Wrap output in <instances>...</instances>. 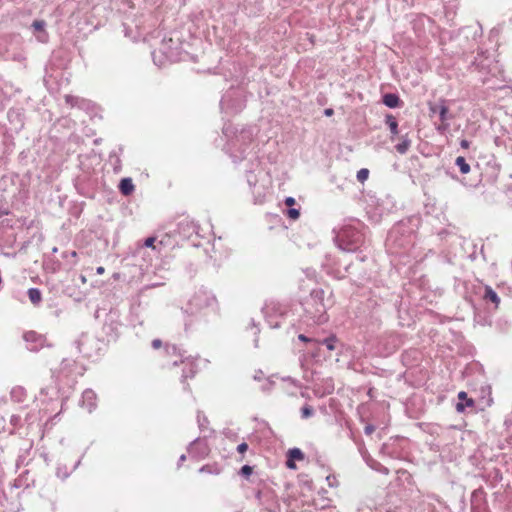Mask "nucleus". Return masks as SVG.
Returning <instances> with one entry per match:
<instances>
[{
  "mask_svg": "<svg viewBox=\"0 0 512 512\" xmlns=\"http://www.w3.org/2000/svg\"><path fill=\"white\" fill-rule=\"evenodd\" d=\"M286 215L288 216V218H290L292 220H296L300 216V211H299V209L289 207L287 209Z\"/></svg>",
  "mask_w": 512,
  "mask_h": 512,
  "instance_id": "35",
  "label": "nucleus"
},
{
  "mask_svg": "<svg viewBox=\"0 0 512 512\" xmlns=\"http://www.w3.org/2000/svg\"><path fill=\"white\" fill-rule=\"evenodd\" d=\"M80 278H81V281H82L83 283H85V282H86V278H85L83 275H81V276H80Z\"/></svg>",
  "mask_w": 512,
  "mask_h": 512,
  "instance_id": "63",
  "label": "nucleus"
},
{
  "mask_svg": "<svg viewBox=\"0 0 512 512\" xmlns=\"http://www.w3.org/2000/svg\"><path fill=\"white\" fill-rule=\"evenodd\" d=\"M287 456L290 457V462H295L296 460L300 461V460H303L305 457L304 453L301 451V449L296 448V447L289 449L287 452Z\"/></svg>",
  "mask_w": 512,
  "mask_h": 512,
  "instance_id": "29",
  "label": "nucleus"
},
{
  "mask_svg": "<svg viewBox=\"0 0 512 512\" xmlns=\"http://www.w3.org/2000/svg\"><path fill=\"white\" fill-rule=\"evenodd\" d=\"M165 352L167 355L175 356L176 359L172 360V365L177 366L179 363H184L186 359H188L185 356V351H182L180 348H178L176 345H166L165 346Z\"/></svg>",
  "mask_w": 512,
  "mask_h": 512,
  "instance_id": "13",
  "label": "nucleus"
},
{
  "mask_svg": "<svg viewBox=\"0 0 512 512\" xmlns=\"http://www.w3.org/2000/svg\"><path fill=\"white\" fill-rule=\"evenodd\" d=\"M65 101L71 107H79V108H87L89 106V102L83 98H79L77 96L66 95Z\"/></svg>",
  "mask_w": 512,
  "mask_h": 512,
  "instance_id": "21",
  "label": "nucleus"
},
{
  "mask_svg": "<svg viewBox=\"0 0 512 512\" xmlns=\"http://www.w3.org/2000/svg\"><path fill=\"white\" fill-rule=\"evenodd\" d=\"M96 393L92 389H86L82 393L80 405L91 413L96 408Z\"/></svg>",
  "mask_w": 512,
  "mask_h": 512,
  "instance_id": "12",
  "label": "nucleus"
},
{
  "mask_svg": "<svg viewBox=\"0 0 512 512\" xmlns=\"http://www.w3.org/2000/svg\"><path fill=\"white\" fill-rule=\"evenodd\" d=\"M339 249L346 252H356L365 246L366 236L359 221L343 225L335 235Z\"/></svg>",
  "mask_w": 512,
  "mask_h": 512,
  "instance_id": "3",
  "label": "nucleus"
},
{
  "mask_svg": "<svg viewBox=\"0 0 512 512\" xmlns=\"http://www.w3.org/2000/svg\"><path fill=\"white\" fill-rule=\"evenodd\" d=\"M201 445L200 439L196 438L194 441H192L188 447V452L190 454L194 453L195 450L198 448V446Z\"/></svg>",
  "mask_w": 512,
  "mask_h": 512,
  "instance_id": "38",
  "label": "nucleus"
},
{
  "mask_svg": "<svg viewBox=\"0 0 512 512\" xmlns=\"http://www.w3.org/2000/svg\"><path fill=\"white\" fill-rule=\"evenodd\" d=\"M23 338L26 342L27 349L31 352H38L43 347L51 346L44 335L38 334L35 331L24 333Z\"/></svg>",
  "mask_w": 512,
  "mask_h": 512,
  "instance_id": "5",
  "label": "nucleus"
},
{
  "mask_svg": "<svg viewBox=\"0 0 512 512\" xmlns=\"http://www.w3.org/2000/svg\"><path fill=\"white\" fill-rule=\"evenodd\" d=\"M410 147H411V140L408 138L407 134L402 135L400 137V142L395 145L396 151L401 155L406 154L408 152V150L410 149Z\"/></svg>",
  "mask_w": 512,
  "mask_h": 512,
  "instance_id": "22",
  "label": "nucleus"
},
{
  "mask_svg": "<svg viewBox=\"0 0 512 512\" xmlns=\"http://www.w3.org/2000/svg\"><path fill=\"white\" fill-rule=\"evenodd\" d=\"M223 134L227 138L226 150L233 162L237 163L245 159L248 155L247 149L253 140V129L247 127L238 130L233 125L226 124L223 127Z\"/></svg>",
  "mask_w": 512,
  "mask_h": 512,
  "instance_id": "2",
  "label": "nucleus"
},
{
  "mask_svg": "<svg viewBox=\"0 0 512 512\" xmlns=\"http://www.w3.org/2000/svg\"><path fill=\"white\" fill-rule=\"evenodd\" d=\"M334 391V381L332 378H323L314 385V394L317 397H324L332 394Z\"/></svg>",
  "mask_w": 512,
  "mask_h": 512,
  "instance_id": "9",
  "label": "nucleus"
},
{
  "mask_svg": "<svg viewBox=\"0 0 512 512\" xmlns=\"http://www.w3.org/2000/svg\"><path fill=\"white\" fill-rule=\"evenodd\" d=\"M284 203L288 207H293L296 204V200L293 197L289 196L285 198Z\"/></svg>",
  "mask_w": 512,
  "mask_h": 512,
  "instance_id": "44",
  "label": "nucleus"
},
{
  "mask_svg": "<svg viewBox=\"0 0 512 512\" xmlns=\"http://www.w3.org/2000/svg\"><path fill=\"white\" fill-rule=\"evenodd\" d=\"M363 457H364L365 462L367 463V465H368L371 469H373V470H375V471H377V472H379V473H382V474H384V475L389 474V469H388L387 467L383 466V465H382L381 463H379L378 461L374 460L371 456H369V455H368V456L364 455Z\"/></svg>",
  "mask_w": 512,
  "mask_h": 512,
  "instance_id": "19",
  "label": "nucleus"
},
{
  "mask_svg": "<svg viewBox=\"0 0 512 512\" xmlns=\"http://www.w3.org/2000/svg\"><path fill=\"white\" fill-rule=\"evenodd\" d=\"M284 380H288V381H291L294 385H297V380L291 378V377H287L285 378Z\"/></svg>",
  "mask_w": 512,
  "mask_h": 512,
  "instance_id": "58",
  "label": "nucleus"
},
{
  "mask_svg": "<svg viewBox=\"0 0 512 512\" xmlns=\"http://www.w3.org/2000/svg\"><path fill=\"white\" fill-rule=\"evenodd\" d=\"M199 472H208L207 466H203L199 469Z\"/></svg>",
  "mask_w": 512,
  "mask_h": 512,
  "instance_id": "59",
  "label": "nucleus"
},
{
  "mask_svg": "<svg viewBox=\"0 0 512 512\" xmlns=\"http://www.w3.org/2000/svg\"><path fill=\"white\" fill-rule=\"evenodd\" d=\"M228 101H229V95H224L220 101V105H221V108L223 109L225 106H228Z\"/></svg>",
  "mask_w": 512,
  "mask_h": 512,
  "instance_id": "47",
  "label": "nucleus"
},
{
  "mask_svg": "<svg viewBox=\"0 0 512 512\" xmlns=\"http://www.w3.org/2000/svg\"><path fill=\"white\" fill-rule=\"evenodd\" d=\"M460 146L464 149H467L470 146V142L467 139H462L460 141Z\"/></svg>",
  "mask_w": 512,
  "mask_h": 512,
  "instance_id": "50",
  "label": "nucleus"
},
{
  "mask_svg": "<svg viewBox=\"0 0 512 512\" xmlns=\"http://www.w3.org/2000/svg\"><path fill=\"white\" fill-rule=\"evenodd\" d=\"M72 361L69 359H63L61 362L62 370L67 369L71 365Z\"/></svg>",
  "mask_w": 512,
  "mask_h": 512,
  "instance_id": "49",
  "label": "nucleus"
},
{
  "mask_svg": "<svg viewBox=\"0 0 512 512\" xmlns=\"http://www.w3.org/2000/svg\"><path fill=\"white\" fill-rule=\"evenodd\" d=\"M11 399L16 403H21L26 398V390L21 386L12 388L10 392Z\"/></svg>",
  "mask_w": 512,
  "mask_h": 512,
  "instance_id": "23",
  "label": "nucleus"
},
{
  "mask_svg": "<svg viewBox=\"0 0 512 512\" xmlns=\"http://www.w3.org/2000/svg\"><path fill=\"white\" fill-rule=\"evenodd\" d=\"M253 472V467L250 465H244L241 467L239 474L245 478H248Z\"/></svg>",
  "mask_w": 512,
  "mask_h": 512,
  "instance_id": "37",
  "label": "nucleus"
},
{
  "mask_svg": "<svg viewBox=\"0 0 512 512\" xmlns=\"http://www.w3.org/2000/svg\"><path fill=\"white\" fill-rule=\"evenodd\" d=\"M264 495V492L259 490L257 491L256 493V498L258 499V501L262 504V496Z\"/></svg>",
  "mask_w": 512,
  "mask_h": 512,
  "instance_id": "54",
  "label": "nucleus"
},
{
  "mask_svg": "<svg viewBox=\"0 0 512 512\" xmlns=\"http://www.w3.org/2000/svg\"><path fill=\"white\" fill-rule=\"evenodd\" d=\"M151 345L154 349H159L162 346V341L160 339H154Z\"/></svg>",
  "mask_w": 512,
  "mask_h": 512,
  "instance_id": "48",
  "label": "nucleus"
},
{
  "mask_svg": "<svg viewBox=\"0 0 512 512\" xmlns=\"http://www.w3.org/2000/svg\"><path fill=\"white\" fill-rule=\"evenodd\" d=\"M431 111L433 113H438L441 122H447L452 119V115L449 114V109L444 103L431 107Z\"/></svg>",
  "mask_w": 512,
  "mask_h": 512,
  "instance_id": "17",
  "label": "nucleus"
},
{
  "mask_svg": "<svg viewBox=\"0 0 512 512\" xmlns=\"http://www.w3.org/2000/svg\"><path fill=\"white\" fill-rule=\"evenodd\" d=\"M119 327H120V324L118 322H116V323L112 322L110 324L106 323L104 326V329L106 330L107 333L111 332V333H114L115 336H117Z\"/></svg>",
  "mask_w": 512,
  "mask_h": 512,
  "instance_id": "33",
  "label": "nucleus"
},
{
  "mask_svg": "<svg viewBox=\"0 0 512 512\" xmlns=\"http://www.w3.org/2000/svg\"><path fill=\"white\" fill-rule=\"evenodd\" d=\"M337 337L335 335H330L327 338H324L323 340H319L321 349L325 347L328 351H333L336 348L337 343Z\"/></svg>",
  "mask_w": 512,
  "mask_h": 512,
  "instance_id": "26",
  "label": "nucleus"
},
{
  "mask_svg": "<svg viewBox=\"0 0 512 512\" xmlns=\"http://www.w3.org/2000/svg\"><path fill=\"white\" fill-rule=\"evenodd\" d=\"M186 460V456L184 454H182L179 458V461H178V467H180V465Z\"/></svg>",
  "mask_w": 512,
  "mask_h": 512,
  "instance_id": "57",
  "label": "nucleus"
},
{
  "mask_svg": "<svg viewBox=\"0 0 512 512\" xmlns=\"http://www.w3.org/2000/svg\"><path fill=\"white\" fill-rule=\"evenodd\" d=\"M197 373L196 365L194 362L189 361L186 363L183 373H182V382H184L188 378H193Z\"/></svg>",
  "mask_w": 512,
  "mask_h": 512,
  "instance_id": "24",
  "label": "nucleus"
},
{
  "mask_svg": "<svg viewBox=\"0 0 512 512\" xmlns=\"http://www.w3.org/2000/svg\"><path fill=\"white\" fill-rule=\"evenodd\" d=\"M176 232L183 239H189L197 232V225L191 220L183 219L177 223Z\"/></svg>",
  "mask_w": 512,
  "mask_h": 512,
  "instance_id": "10",
  "label": "nucleus"
},
{
  "mask_svg": "<svg viewBox=\"0 0 512 512\" xmlns=\"http://www.w3.org/2000/svg\"><path fill=\"white\" fill-rule=\"evenodd\" d=\"M307 353L310 354V356L313 359H319L321 357H326V355L323 353V351L321 349V346H319V348H318L315 346L307 345Z\"/></svg>",
  "mask_w": 512,
  "mask_h": 512,
  "instance_id": "30",
  "label": "nucleus"
},
{
  "mask_svg": "<svg viewBox=\"0 0 512 512\" xmlns=\"http://www.w3.org/2000/svg\"><path fill=\"white\" fill-rule=\"evenodd\" d=\"M270 327L271 328H278L279 324L278 323H275V324L270 323Z\"/></svg>",
  "mask_w": 512,
  "mask_h": 512,
  "instance_id": "61",
  "label": "nucleus"
},
{
  "mask_svg": "<svg viewBox=\"0 0 512 512\" xmlns=\"http://www.w3.org/2000/svg\"><path fill=\"white\" fill-rule=\"evenodd\" d=\"M368 176H369V170H368V169H366V168H362V169H360V170L357 172V175H356L357 180H358L359 182H362V183H363L365 180H367Z\"/></svg>",
  "mask_w": 512,
  "mask_h": 512,
  "instance_id": "34",
  "label": "nucleus"
},
{
  "mask_svg": "<svg viewBox=\"0 0 512 512\" xmlns=\"http://www.w3.org/2000/svg\"><path fill=\"white\" fill-rule=\"evenodd\" d=\"M286 466L290 469H295L296 468V465L294 462H290V457L287 456V461H286Z\"/></svg>",
  "mask_w": 512,
  "mask_h": 512,
  "instance_id": "51",
  "label": "nucleus"
},
{
  "mask_svg": "<svg viewBox=\"0 0 512 512\" xmlns=\"http://www.w3.org/2000/svg\"><path fill=\"white\" fill-rule=\"evenodd\" d=\"M76 343L79 352L82 353L85 357L92 358L97 355L96 351L93 349V347L97 346L98 344V341L95 339V337L83 334Z\"/></svg>",
  "mask_w": 512,
  "mask_h": 512,
  "instance_id": "7",
  "label": "nucleus"
},
{
  "mask_svg": "<svg viewBox=\"0 0 512 512\" xmlns=\"http://www.w3.org/2000/svg\"><path fill=\"white\" fill-rule=\"evenodd\" d=\"M449 128V123L448 122H441L439 125L436 126V130L443 134L445 133Z\"/></svg>",
  "mask_w": 512,
  "mask_h": 512,
  "instance_id": "39",
  "label": "nucleus"
},
{
  "mask_svg": "<svg viewBox=\"0 0 512 512\" xmlns=\"http://www.w3.org/2000/svg\"><path fill=\"white\" fill-rule=\"evenodd\" d=\"M155 238L154 237H148L147 239H145L144 241V246L145 247H152L154 248V242H155Z\"/></svg>",
  "mask_w": 512,
  "mask_h": 512,
  "instance_id": "45",
  "label": "nucleus"
},
{
  "mask_svg": "<svg viewBox=\"0 0 512 512\" xmlns=\"http://www.w3.org/2000/svg\"><path fill=\"white\" fill-rule=\"evenodd\" d=\"M266 511H267V512H274V511L272 510V508H271V507H270V508H267V509H266Z\"/></svg>",
  "mask_w": 512,
  "mask_h": 512,
  "instance_id": "64",
  "label": "nucleus"
},
{
  "mask_svg": "<svg viewBox=\"0 0 512 512\" xmlns=\"http://www.w3.org/2000/svg\"><path fill=\"white\" fill-rule=\"evenodd\" d=\"M104 272H105V268L104 267H102V266L97 267L96 273L98 275H102Z\"/></svg>",
  "mask_w": 512,
  "mask_h": 512,
  "instance_id": "56",
  "label": "nucleus"
},
{
  "mask_svg": "<svg viewBox=\"0 0 512 512\" xmlns=\"http://www.w3.org/2000/svg\"><path fill=\"white\" fill-rule=\"evenodd\" d=\"M462 33L465 38L472 39V42L468 46H464L463 52H474L475 49H479L478 40L482 37V28L480 26H467L462 29Z\"/></svg>",
  "mask_w": 512,
  "mask_h": 512,
  "instance_id": "8",
  "label": "nucleus"
},
{
  "mask_svg": "<svg viewBox=\"0 0 512 512\" xmlns=\"http://www.w3.org/2000/svg\"><path fill=\"white\" fill-rule=\"evenodd\" d=\"M80 462H81V460H78V461L75 463V465H74L73 469H76V468L80 465Z\"/></svg>",
  "mask_w": 512,
  "mask_h": 512,
  "instance_id": "62",
  "label": "nucleus"
},
{
  "mask_svg": "<svg viewBox=\"0 0 512 512\" xmlns=\"http://www.w3.org/2000/svg\"><path fill=\"white\" fill-rule=\"evenodd\" d=\"M27 295L31 303L34 305H39L40 302L42 301V294L38 288H29L27 291Z\"/></svg>",
  "mask_w": 512,
  "mask_h": 512,
  "instance_id": "25",
  "label": "nucleus"
},
{
  "mask_svg": "<svg viewBox=\"0 0 512 512\" xmlns=\"http://www.w3.org/2000/svg\"><path fill=\"white\" fill-rule=\"evenodd\" d=\"M260 175H264L263 171L253 174L251 171L247 174V183L254 195V203L262 204L266 196L267 186L264 183L259 184Z\"/></svg>",
  "mask_w": 512,
  "mask_h": 512,
  "instance_id": "4",
  "label": "nucleus"
},
{
  "mask_svg": "<svg viewBox=\"0 0 512 512\" xmlns=\"http://www.w3.org/2000/svg\"><path fill=\"white\" fill-rule=\"evenodd\" d=\"M273 385V382L270 380H266L265 383L262 385L261 389L263 392H268L271 390Z\"/></svg>",
  "mask_w": 512,
  "mask_h": 512,
  "instance_id": "42",
  "label": "nucleus"
},
{
  "mask_svg": "<svg viewBox=\"0 0 512 512\" xmlns=\"http://www.w3.org/2000/svg\"><path fill=\"white\" fill-rule=\"evenodd\" d=\"M333 113H334V111H333V109H332V108H327V109H325V110H324V115H325V116H328V117H329V116H332V115H333Z\"/></svg>",
  "mask_w": 512,
  "mask_h": 512,
  "instance_id": "55",
  "label": "nucleus"
},
{
  "mask_svg": "<svg viewBox=\"0 0 512 512\" xmlns=\"http://www.w3.org/2000/svg\"><path fill=\"white\" fill-rule=\"evenodd\" d=\"M373 431H374V426H373V425H367V426L365 427V433H366L367 435L371 434Z\"/></svg>",
  "mask_w": 512,
  "mask_h": 512,
  "instance_id": "52",
  "label": "nucleus"
},
{
  "mask_svg": "<svg viewBox=\"0 0 512 512\" xmlns=\"http://www.w3.org/2000/svg\"><path fill=\"white\" fill-rule=\"evenodd\" d=\"M8 118L10 119V121H13V119H17L19 123L22 125L21 113L18 110L10 109L8 111Z\"/></svg>",
  "mask_w": 512,
  "mask_h": 512,
  "instance_id": "36",
  "label": "nucleus"
},
{
  "mask_svg": "<svg viewBox=\"0 0 512 512\" xmlns=\"http://www.w3.org/2000/svg\"><path fill=\"white\" fill-rule=\"evenodd\" d=\"M62 257H64V258H68V257L76 258L77 257V253H76V251H65V252H63Z\"/></svg>",
  "mask_w": 512,
  "mask_h": 512,
  "instance_id": "46",
  "label": "nucleus"
},
{
  "mask_svg": "<svg viewBox=\"0 0 512 512\" xmlns=\"http://www.w3.org/2000/svg\"><path fill=\"white\" fill-rule=\"evenodd\" d=\"M459 402L456 404V410L458 412H463L466 407H473L474 401L471 398L467 397V393L464 391H460L458 393Z\"/></svg>",
  "mask_w": 512,
  "mask_h": 512,
  "instance_id": "16",
  "label": "nucleus"
},
{
  "mask_svg": "<svg viewBox=\"0 0 512 512\" xmlns=\"http://www.w3.org/2000/svg\"><path fill=\"white\" fill-rule=\"evenodd\" d=\"M298 339L300 341H302V342H305L307 345H310V346H315V347H318V348L320 346V343H319L318 339H315V338H312V337H308L305 334H299L298 335Z\"/></svg>",
  "mask_w": 512,
  "mask_h": 512,
  "instance_id": "31",
  "label": "nucleus"
},
{
  "mask_svg": "<svg viewBox=\"0 0 512 512\" xmlns=\"http://www.w3.org/2000/svg\"><path fill=\"white\" fill-rule=\"evenodd\" d=\"M455 165L459 168L462 174H467L470 172V165L467 163L466 159L462 156H459L455 160Z\"/></svg>",
  "mask_w": 512,
  "mask_h": 512,
  "instance_id": "28",
  "label": "nucleus"
},
{
  "mask_svg": "<svg viewBox=\"0 0 512 512\" xmlns=\"http://www.w3.org/2000/svg\"><path fill=\"white\" fill-rule=\"evenodd\" d=\"M262 375H263L262 371H258V372H256V374L253 376V378H254V380H256V381H260V380L262 379Z\"/></svg>",
  "mask_w": 512,
  "mask_h": 512,
  "instance_id": "53",
  "label": "nucleus"
},
{
  "mask_svg": "<svg viewBox=\"0 0 512 512\" xmlns=\"http://www.w3.org/2000/svg\"><path fill=\"white\" fill-rule=\"evenodd\" d=\"M324 290L323 289H314L310 294V300L307 303H324Z\"/></svg>",
  "mask_w": 512,
  "mask_h": 512,
  "instance_id": "27",
  "label": "nucleus"
},
{
  "mask_svg": "<svg viewBox=\"0 0 512 512\" xmlns=\"http://www.w3.org/2000/svg\"><path fill=\"white\" fill-rule=\"evenodd\" d=\"M197 419H198L199 428L201 430H203L204 429V425L208 423L207 418L205 416H203V418L201 419L200 413H198Z\"/></svg>",
  "mask_w": 512,
  "mask_h": 512,
  "instance_id": "41",
  "label": "nucleus"
},
{
  "mask_svg": "<svg viewBox=\"0 0 512 512\" xmlns=\"http://www.w3.org/2000/svg\"><path fill=\"white\" fill-rule=\"evenodd\" d=\"M482 298L486 303H492L494 308H497L500 303V297L490 286H485Z\"/></svg>",
  "mask_w": 512,
  "mask_h": 512,
  "instance_id": "14",
  "label": "nucleus"
},
{
  "mask_svg": "<svg viewBox=\"0 0 512 512\" xmlns=\"http://www.w3.org/2000/svg\"><path fill=\"white\" fill-rule=\"evenodd\" d=\"M419 219L416 217L399 221L388 232L386 238V248L391 254L402 255L415 244V233L418 227Z\"/></svg>",
  "mask_w": 512,
  "mask_h": 512,
  "instance_id": "1",
  "label": "nucleus"
},
{
  "mask_svg": "<svg viewBox=\"0 0 512 512\" xmlns=\"http://www.w3.org/2000/svg\"><path fill=\"white\" fill-rule=\"evenodd\" d=\"M382 102L389 108H398L401 106L402 101L396 93H386L382 96Z\"/></svg>",
  "mask_w": 512,
  "mask_h": 512,
  "instance_id": "15",
  "label": "nucleus"
},
{
  "mask_svg": "<svg viewBox=\"0 0 512 512\" xmlns=\"http://www.w3.org/2000/svg\"><path fill=\"white\" fill-rule=\"evenodd\" d=\"M309 307L305 308L309 318L315 323L321 324L328 320L326 314V305L322 302L317 303H306Z\"/></svg>",
  "mask_w": 512,
  "mask_h": 512,
  "instance_id": "6",
  "label": "nucleus"
},
{
  "mask_svg": "<svg viewBox=\"0 0 512 512\" xmlns=\"http://www.w3.org/2000/svg\"><path fill=\"white\" fill-rule=\"evenodd\" d=\"M206 450H207V448H206V446H204V447L201 449V451L199 452V454H201V455L206 454Z\"/></svg>",
  "mask_w": 512,
  "mask_h": 512,
  "instance_id": "60",
  "label": "nucleus"
},
{
  "mask_svg": "<svg viewBox=\"0 0 512 512\" xmlns=\"http://www.w3.org/2000/svg\"><path fill=\"white\" fill-rule=\"evenodd\" d=\"M248 450V444L246 442H242L240 443L238 446H237V451L240 453V454H243L244 452H246Z\"/></svg>",
  "mask_w": 512,
  "mask_h": 512,
  "instance_id": "43",
  "label": "nucleus"
},
{
  "mask_svg": "<svg viewBox=\"0 0 512 512\" xmlns=\"http://www.w3.org/2000/svg\"><path fill=\"white\" fill-rule=\"evenodd\" d=\"M56 475L59 477V478H62V479H66L68 476H69V473L65 470H62L61 467H58L57 468V471H56Z\"/></svg>",
  "mask_w": 512,
  "mask_h": 512,
  "instance_id": "40",
  "label": "nucleus"
},
{
  "mask_svg": "<svg viewBox=\"0 0 512 512\" xmlns=\"http://www.w3.org/2000/svg\"><path fill=\"white\" fill-rule=\"evenodd\" d=\"M314 415V409L310 405H304L301 408V418L308 419Z\"/></svg>",
  "mask_w": 512,
  "mask_h": 512,
  "instance_id": "32",
  "label": "nucleus"
},
{
  "mask_svg": "<svg viewBox=\"0 0 512 512\" xmlns=\"http://www.w3.org/2000/svg\"><path fill=\"white\" fill-rule=\"evenodd\" d=\"M385 123L389 127L391 133L390 139L393 141L399 133L397 119L392 114H387L385 116Z\"/></svg>",
  "mask_w": 512,
  "mask_h": 512,
  "instance_id": "18",
  "label": "nucleus"
},
{
  "mask_svg": "<svg viewBox=\"0 0 512 512\" xmlns=\"http://www.w3.org/2000/svg\"><path fill=\"white\" fill-rule=\"evenodd\" d=\"M135 186L131 178H123L119 183V190L124 196H129L133 193Z\"/></svg>",
  "mask_w": 512,
  "mask_h": 512,
  "instance_id": "20",
  "label": "nucleus"
},
{
  "mask_svg": "<svg viewBox=\"0 0 512 512\" xmlns=\"http://www.w3.org/2000/svg\"><path fill=\"white\" fill-rule=\"evenodd\" d=\"M47 23L44 20H34L31 24V28L33 29V34L37 38V40L41 43H47L49 39V35L46 31Z\"/></svg>",
  "mask_w": 512,
  "mask_h": 512,
  "instance_id": "11",
  "label": "nucleus"
}]
</instances>
